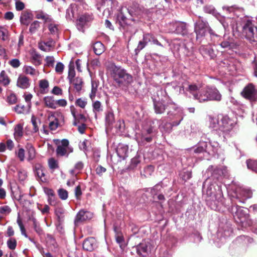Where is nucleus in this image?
<instances>
[{
    "instance_id": "nucleus-1",
    "label": "nucleus",
    "mask_w": 257,
    "mask_h": 257,
    "mask_svg": "<svg viewBox=\"0 0 257 257\" xmlns=\"http://www.w3.org/2000/svg\"><path fill=\"white\" fill-rule=\"evenodd\" d=\"M110 71L111 76L120 87L127 86L133 82L132 76L120 67L111 64Z\"/></svg>"
},
{
    "instance_id": "nucleus-2",
    "label": "nucleus",
    "mask_w": 257,
    "mask_h": 257,
    "mask_svg": "<svg viewBox=\"0 0 257 257\" xmlns=\"http://www.w3.org/2000/svg\"><path fill=\"white\" fill-rule=\"evenodd\" d=\"M195 32L197 39L205 36L206 32H208L212 37H217L218 35L213 33L208 22L201 16H198V20L195 23Z\"/></svg>"
},
{
    "instance_id": "nucleus-3",
    "label": "nucleus",
    "mask_w": 257,
    "mask_h": 257,
    "mask_svg": "<svg viewBox=\"0 0 257 257\" xmlns=\"http://www.w3.org/2000/svg\"><path fill=\"white\" fill-rule=\"evenodd\" d=\"M189 90L193 95L194 99L199 102H204L208 101V87L202 88L195 84L189 86Z\"/></svg>"
},
{
    "instance_id": "nucleus-4",
    "label": "nucleus",
    "mask_w": 257,
    "mask_h": 257,
    "mask_svg": "<svg viewBox=\"0 0 257 257\" xmlns=\"http://www.w3.org/2000/svg\"><path fill=\"white\" fill-rule=\"evenodd\" d=\"M242 35L251 43L257 42V28L247 21L242 28Z\"/></svg>"
},
{
    "instance_id": "nucleus-5",
    "label": "nucleus",
    "mask_w": 257,
    "mask_h": 257,
    "mask_svg": "<svg viewBox=\"0 0 257 257\" xmlns=\"http://www.w3.org/2000/svg\"><path fill=\"white\" fill-rule=\"evenodd\" d=\"M50 120L49 127L51 130L55 131L64 122V116L60 112H51L48 117Z\"/></svg>"
},
{
    "instance_id": "nucleus-6",
    "label": "nucleus",
    "mask_w": 257,
    "mask_h": 257,
    "mask_svg": "<svg viewBox=\"0 0 257 257\" xmlns=\"http://www.w3.org/2000/svg\"><path fill=\"white\" fill-rule=\"evenodd\" d=\"M241 93L243 97L250 101H253L257 100V89L251 83L246 86Z\"/></svg>"
},
{
    "instance_id": "nucleus-7",
    "label": "nucleus",
    "mask_w": 257,
    "mask_h": 257,
    "mask_svg": "<svg viewBox=\"0 0 257 257\" xmlns=\"http://www.w3.org/2000/svg\"><path fill=\"white\" fill-rule=\"evenodd\" d=\"M73 152V149L69 146V141L63 139L57 144L56 153L58 156H63Z\"/></svg>"
},
{
    "instance_id": "nucleus-8",
    "label": "nucleus",
    "mask_w": 257,
    "mask_h": 257,
    "mask_svg": "<svg viewBox=\"0 0 257 257\" xmlns=\"http://www.w3.org/2000/svg\"><path fill=\"white\" fill-rule=\"evenodd\" d=\"M233 127L232 121L227 117H224L219 122L218 130L223 133H227L231 131Z\"/></svg>"
},
{
    "instance_id": "nucleus-9",
    "label": "nucleus",
    "mask_w": 257,
    "mask_h": 257,
    "mask_svg": "<svg viewBox=\"0 0 257 257\" xmlns=\"http://www.w3.org/2000/svg\"><path fill=\"white\" fill-rule=\"evenodd\" d=\"M92 217L93 214L91 212L83 210H80L76 215L75 223L78 224L80 222L90 219Z\"/></svg>"
},
{
    "instance_id": "nucleus-10",
    "label": "nucleus",
    "mask_w": 257,
    "mask_h": 257,
    "mask_svg": "<svg viewBox=\"0 0 257 257\" xmlns=\"http://www.w3.org/2000/svg\"><path fill=\"white\" fill-rule=\"evenodd\" d=\"M173 28L171 29V31L175 32L178 34L184 35L186 33V25L182 22H175L172 24Z\"/></svg>"
},
{
    "instance_id": "nucleus-11",
    "label": "nucleus",
    "mask_w": 257,
    "mask_h": 257,
    "mask_svg": "<svg viewBox=\"0 0 257 257\" xmlns=\"http://www.w3.org/2000/svg\"><path fill=\"white\" fill-rule=\"evenodd\" d=\"M208 101H220L221 95L219 91L215 87H208Z\"/></svg>"
},
{
    "instance_id": "nucleus-12",
    "label": "nucleus",
    "mask_w": 257,
    "mask_h": 257,
    "mask_svg": "<svg viewBox=\"0 0 257 257\" xmlns=\"http://www.w3.org/2000/svg\"><path fill=\"white\" fill-rule=\"evenodd\" d=\"M30 85V79L25 76H20L17 80V86L23 89H26Z\"/></svg>"
},
{
    "instance_id": "nucleus-13",
    "label": "nucleus",
    "mask_w": 257,
    "mask_h": 257,
    "mask_svg": "<svg viewBox=\"0 0 257 257\" xmlns=\"http://www.w3.org/2000/svg\"><path fill=\"white\" fill-rule=\"evenodd\" d=\"M95 240L94 238L91 237L86 239L83 243V248L87 251H91L95 246Z\"/></svg>"
},
{
    "instance_id": "nucleus-14",
    "label": "nucleus",
    "mask_w": 257,
    "mask_h": 257,
    "mask_svg": "<svg viewBox=\"0 0 257 257\" xmlns=\"http://www.w3.org/2000/svg\"><path fill=\"white\" fill-rule=\"evenodd\" d=\"M54 42L52 40L47 42H41L39 44L40 49L44 51H49L51 48L53 47Z\"/></svg>"
},
{
    "instance_id": "nucleus-15",
    "label": "nucleus",
    "mask_w": 257,
    "mask_h": 257,
    "mask_svg": "<svg viewBox=\"0 0 257 257\" xmlns=\"http://www.w3.org/2000/svg\"><path fill=\"white\" fill-rule=\"evenodd\" d=\"M222 9L227 13L230 14L232 13L234 15L237 16H239V13L242 12V9L241 8L237 7L236 6H224L222 7Z\"/></svg>"
},
{
    "instance_id": "nucleus-16",
    "label": "nucleus",
    "mask_w": 257,
    "mask_h": 257,
    "mask_svg": "<svg viewBox=\"0 0 257 257\" xmlns=\"http://www.w3.org/2000/svg\"><path fill=\"white\" fill-rule=\"evenodd\" d=\"M32 19L33 16L31 13L24 12L21 15L20 21L22 24L28 26Z\"/></svg>"
},
{
    "instance_id": "nucleus-17",
    "label": "nucleus",
    "mask_w": 257,
    "mask_h": 257,
    "mask_svg": "<svg viewBox=\"0 0 257 257\" xmlns=\"http://www.w3.org/2000/svg\"><path fill=\"white\" fill-rule=\"evenodd\" d=\"M35 173L37 177L41 180L42 182H45L46 181V178H45V170L44 168L41 165H37L35 166Z\"/></svg>"
},
{
    "instance_id": "nucleus-18",
    "label": "nucleus",
    "mask_w": 257,
    "mask_h": 257,
    "mask_svg": "<svg viewBox=\"0 0 257 257\" xmlns=\"http://www.w3.org/2000/svg\"><path fill=\"white\" fill-rule=\"evenodd\" d=\"M49 86V83L47 80L41 79L39 81V87L41 93H47L48 92Z\"/></svg>"
},
{
    "instance_id": "nucleus-19",
    "label": "nucleus",
    "mask_w": 257,
    "mask_h": 257,
    "mask_svg": "<svg viewBox=\"0 0 257 257\" xmlns=\"http://www.w3.org/2000/svg\"><path fill=\"white\" fill-rule=\"evenodd\" d=\"M23 71L26 74L33 77H37L40 74L39 71L30 66H25L23 68Z\"/></svg>"
},
{
    "instance_id": "nucleus-20",
    "label": "nucleus",
    "mask_w": 257,
    "mask_h": 257,
    "mask_svg": "<svg viewBox=\"0 0 257 257\" xmlns=\"http://www.w3.org/2000/svg\"><path fill=\"white\" fill-rule=\"evenodd\" d=\"M45 105L50 108H56V102L52 96H46L44 98Z\"/></svg>"
},
{
    "instance_id": "nucleus-21",
    "label": "nucleus",
    "mask_w": 257,
    "mask_h": 257,
    "mask_svg": "<svg viewBox=\"0 0 257 257\" xmlns=\"http://www.w3.org/2000/svg\"><path fill=\"white\" fill-rule=\"evenodd\" d=\"M118 156L122 159L127 156L128 148L126 146H120L118 147L116 150Z\"/></svg>"
},
{
    "instance_id": "nucleus-22",
    "label": "nucleus",
    "mask_w": 257,
    "mask_h": 257,
    "mask_svg": "<svg viewBox=\"0 0 257 257\" xmlns=\"http://www.w3.org/2000/svg\"><path fill=\"white\" fill-rule=\"evenodd\" d=\"M93 49L94 52L97 55L101 54L104 51V46L103 44L100 42H97L94 43Z\"/></svg>"
},
{
    "instance_id": "nucleus-23",
    "label": "nucleus",
    "mask_w": 257,
    "mask_h": 257,
    "mask_svg": "<svg viewBox=\"0 0 257 257\" xmlns=\"http://www.w3.org/2000/svg\"><path fill=\"white\" fill-rule=\"evenodd\" d=\"M31 122L33 126L32 132L35 133L39 132V126L41 124L40 119L33 115L31 117Z\"/></svg>"
},
{
    "instance_id": "nucleus-24",
    "label": "nucleus",
    "mask_w": 257,
    "mask_h": 257,
    "mask_svg": "<svg viewBox=\"0 0 257 257\" xmlns=\"http://www.w3.org/2000/svg\"><path fill=\"white\" fill-rule=\"evenodd\" d=\"M23 135V127L21 124H17L14 128V137L16 140L20 139Z\"/></svg>"
},
{
    "instance_id": "nucleus-25",
    "label": "nucleus",
    "mask_w": 257,
    "mask_h": 257,
    "mask_svg": "<svg viewBox=\"0 0 257 257\" xmlns=\"http://www.w3.org/2000/svg\"><path fill=\"white\" fill-rule=\"evenodd\" d=\"M71 83L74 86L77 91H79L81 90L83 85V81L81 78L76 77L72 80Z\"/></svg>"
},
{
    "instance_id": "nucleus-26",
    "label": "nucleus",
    "mask_w": 257,
    "mask_h": 257,
    "mask_svg": "<svg viewBox=\"0 0 257 257\" xmlns=\"http://www.w3.org/2000/svg\"><path fill=\"white\" fill-rule=\"evenodd\" d=\"M72 114L74 118L73 122V125H76L78 123L82 122L84 123L86 121V118L85 116L82 114H79L76 115L74 111H72Z\"/></svg>"
},
{
    "instance_id": "nucleus-27",
    "label": "nucleus",
    "mask_w": 257,
    "mask_h": 257,
    "mask_svg": "<svg viewBox=\"0 0 257 257\" xmlns=\"http://www.w3.org/2000/svg\"><path fill=\"white\" fill-rule=\"evenodd\" d=\"M106 124L108 126H111L114 122V116L112 111H108L105 116Z\"/></svg>"
},
{
    "instance_id": "nucleus-28",
    "label": "nucleus",
    "mask_w": 257,
    "mask_h": 257,
    "mask_svg": "<svg viewBox=\"0 0 257 257\" xmlns=\"http://www.w3.org/2000/svg\"><path fill=\"white\" fill-rule=\"evenodd\" d=\"M115 239L117 243L119 245L121 248H123L125 246V242L123 235L121 232H116L115 234Z\"/></svg>"
},
{
    "instance_id": "nucleus-29",
    "label": "nucleus",
    "mask_w": 257,
    "mask_h": 257,
    "mask_svg": "<svg viewBox=\"0 0 257 257\" xmlns=\"http://www.w3.org/2000/svg\"><path fill=\"white\" fill-rule=\"evenodd\" d=\"M154 108L155 112L157 113H162L165 110V106L164 104L161 102H157L154 103Z\"/></svg>"
},
{
    "instance_id": "nucleus-30",
    "label": "nucleus",
    "mask_w": 257,
    "mask_h": 257,
    "mask_svg": "<svg viewBox=\"0 0 257 257\" xmlns=\"http://www.w3.org/2000/svg\"><path fill=\"white\" fill-rule=\"evenodd\" d=\"M10 80L5 71H2L0 74V84L4 86L8 85Z\"/></svg>"
},
{
    "instance_id": "nucleus-31",
    "label": "nucleus",
    "mask_w": 257,
    "mask_h": 257,
    "mask_svg": "<svg viewBox=\"0 0 257 257\" xmlns=\"http://www.w3.org/2000/svg\"><path fill=\"white\" fill-rule=\"evenodd\" d=\"M149 247L146 243H140L137 247V252L141 255H144L143 254L148 252Z\"/></svg>"
},
{
    "instance_id": "nucleus-32",
    "label": "nucleus",
    "mask_w": 257,
    "mask_h": 257,
    "mask_svg": "<svg viewBox=\"0 0 257 257\" xmlns=\"http://www.w3.org/2000/svg\"><path fill=\"white\" fill-rule=\"evenodd\" d=\"M247 168L257 173V161L248 160L246 161Z\"/></svg>"
},
{
    "instance_id": "nucleus-33",
    "label": "nucleus",
    "mask_w": 257,
    "mask_h": 257,
    "mask_svg": "<svg viewBox=\"0 0 257 257\" xmlns=\"http://www.w3.org/2000/svg\"><path fill=\"white\" fill-rule=\"evenodd\" d=\"M219 122L216 118H210L209 127L214 130H218Z\"/></svg>"
},
{
    "instance_id": "nucleus-34",
    "label": "nucleus",
    "mask_w": 257,
    "mask_h": 257,
    "mask_svg": "<svg viewBox=\"0 0 257 257\" xmlns=\"http://www.w3.org/2000/svg\"><path fill=\"white\" fill-rule=\"evenodd\" d=\"M8 39V31L4 27H0V39L6 41Z\"/></svg>"
},
{
    "instance_id": "nucleus-35",
    "label": "nucleus",
    "mask_w": 257,
    "mask_h": 257,
    "mask_svg": "<svg viewBox=\"0 0 257 257\" xmlns=\"http://www.w3.org/2000/svg\"><path fill=\"white\" fill-rule=\"evenodd\" d=\"M75 75V72L74 66L71 65L70 64L69 65L68 76V78L69 79L70 82H72V80L74 79V78Z\"/></svg>"
},
{
    "instance_id": "nucleus-36",
    "label": "nucleus",
    "mask_w": 257,
    "mask_h": 257,
    "mask_svg": "<svg viewBox=\"0 0 257 257\" xmlns=\"http://www.w3.org/2000/svg\"><path fill=\"white\" fill-rule=\"evenodd\" d=\"M91 92L90 94V98L92 100L95 97L96 93L97 90V85L94 82H92L91 84Z\"/></svg>"
},
{
    "instance_id": "nucleus-37",
    "label": "nucleus",
    "mask_w": 257,
    "mask_h": 257,
    "mask_svg": "<svg viewBox=\"0 0 257 257\" xmlns=\"http://www.w3.org/2000/svg\"><path fill=\"white\" fill-rule=\"evenodd\" d=\"M28 160H31L35 157V150L34 147L30 146L28 148Z\"/></svg>"
},
{
    "instance_id": "nucleus-38",
    "label": "nucleus",
    "mask_w": 257,
    "mask_h": 257,
    "mask_svg": "<svg viewBox=\"0 0 257 257\" xmlns=\"http://www.w3.org/2000/svg\"><path fill=\"white\" fill-rule=\"evenodd\" d=\"M7 245L10 249L12 250L15 249L17 245L16 240L13 238H10L7 241Z\"/></svg>"
},
{
    "instance_id": "nucleus-39",
    "label": "nucleus",
    "mask_w": 257,
    "mask_h": 257,
    "mask_svg": "<svg viewBox=\"0 0 257 257\" xmlns=\"http://www.w3.org/2000/svg\"><path fill=\"white\" fill-rule=\"evenodd\" d=\"M49 167L52 169H55L58 167L57 161L54 158H50L48 161Z\"/></svg>"
},
{
    "instance_id": "nucleus-40",
    "label": "nucleus",
    "mask_w": 257,
    "mask_h": 257,
    "mask_svg": "<svg viewBox=\"0 0 257 257\" xmlns=\"http://www.w3.org/2000/svg\"><path fill=\"white\" fill-rule=\"evenodd\" d=\"M39 22L37 21H34L32 24H31L29 31L31 33H34L36 30L39 27Z\"/></svg>"
},
{
    "instance_id": "nucleus-41",
    "label": "nucleus",
    "mask_w": 257,
    "mask_h": 257,
    "mask_svg": "<svg viewBox=\"0 0 257 257\" xmlns=\"http://www.w3.org/2000/svg\"><path fill=\"white\" fill-rule=\"evenodd\" d=\"M89 19H90V21L91 20H92V18L91 16L90 15V18H89L88 17L86 16V15H83V16H81L79 18L78 21L79 22L80 24L83 25L84 24H85V23L86 22L89 21Z\"/></svg>"
},
{
    "instance_id": "nucleus-42",
    "label": "nucleus",
    "mask_w": 257,
    "mask_h": 257,
    "mask_svg": "<svg viewBox=\"0 0 257 257\" xmlns=\"http://www.w3.org/2000/svg\"><path fill=\"white\" fill-rule=\"evenodd\" d=\"M58 195L60 198L63 200H65L68 197V192L63 189H60L58 190Z\"/></svg>"
},
{
    "instance_id": "nucleus-43",
    "label": "nucleus",
    "mask_w": 257,
    "mask_h": 257,
    "mask_svg": "<svg viewBox=\"0 0 257 257\" xmlns=\"http://www.w3.org/2000/svg\"><path fill=\"white\" fill-rule=\"evenodd\" d=\"M83 167V164L81 162H77L74 167V170H72L70 171V173L71 174L74 175L75 174V171H79L81 170Z\"/></svg>"
},
{
    "instance_id": "nucleus-44",
    "label": "nucleus",
    "mask_w": 257,
    "mask_h": 257,
    "mask_svg": "<svg viewBox=\"0 0 257 257\" xmlns=\"http://www.w3.org/2000/svg\"><path fill=\"white\" fill-rule=\"evenodd\" d=\"M15 110L18 113H24L26 111V108L24 105L19 104L15 107Z\"/></svg>"
},
{
    "instance_id": "nucleus-45",
    "label": "nucleus",
    "mask_w": 257,
    "mask_h": 257,
    "mask_svg": "<svg viewBox=\"0 0 257 257\" xmlns=\"http://www.w3.org/2000/svg\"><path fill=\"white\" fill-rule=\"evenodd\" d=\"M76 104L81 108H84L87 104V101L85 99L79 98L77 99Z\"/></svg>"
},
{
    "instance_id": "nucleus-46",
    "label": "nucleus",
    "mask_w": 257,
    "mask_h": 257,
    "mask_svg": "<svg viewBox=\"0 0 257 257\" xmlns=\"http://www.w3.org/2000/svg\"><path fill=\"white\" fill-rule=\"evenodd\" d=\"M11 212V209L8 206H4L0 207V213L7 215Z\"/></svg>"
},
{
    "instance_id": "nucleus-47",
    "label": "nucleus",
    "mask_w": 257,
    "mask_h": 257,
    "mask_svg": "<svg viewBox=\"0 0 257 257\" xmlns=\"http://www.w3.org/2000/svg\"><path fill=\"white\" fill-rule=\"evenodd\" d=\"M15 6L16 9L18 11H22L25 8L24 3L20 0L16 1Z\"/></svg>"
},
{
    "instance_id": "nucleus-48",
    "label": "nucleus",
    "mask_w": 257,
    "mask_h": 257,
    "mask_svg": "<svg viewBox=\"0 0 257 257\" xmlns=\"http://www.w3.org/2000/svg\"><path fill=\"white\" fill-rule=\"evenodd\" d=\"M64 68V65L61 62H58L56 65L55 71L57 73L61 74L63 71Z\"/></svg>"
},
{
    "instance_id": "nucleus-49",
    "label": "nucleus",
    "mask_w": 257,
    "mask_h": 257,
    "mask_svg": "<svg viewBox=\"0 0 257 257\" xmlns=\"http://www.w3.org/2000/svg\"><path fill=\"white\" fill-rule=\"evenodd\" d=\"M241 195H242L245 198H249L252 196V193L249 190L242 189L241 191Z\"/></svg>"
},
{
    "instance_id": "nucleus-50",
    "label": "nucleus",
    "mask_w": 257,
    "mask_h": 257,
    "mask_svg": "<svg viewBox=\"0 0 257 257\" xmlns=\"http://www.w3.org/2000/svg\"><path fill=\"white\" fill-rule=\"evenodd\" d=\"M8 101L10 104H13L17 102V97L14 94H11L8 97Z\"/></svg>"
},
{
    "instance_id": "nucleus-51",
    "label": "nucleus",
    "mask_w": 257,
    "mask_h": 257,
    "mask_svg": "<svg viewBox=\"0 0 257 257\" xmlns=\"http://www.w3.org/2000/svg\"><path fill=\"white\" fill-rule=\"evenodd\" d=\"M42 205L39 204L38 208L40 210L43 214L47 213L49 211V207L47 205H45L43 208H42Z\"/></svg>"
},
{
    "instance_id": "nucleus-52",
    "label": "nucleus",
    "mask_w": 257,
    "mask_h": 257,
    "mask_svg": "<svg viewBox=\"0 0 257 257\" xmlns=\"http://www.w3.org/2000/svg\"><path fill=\"white\" fill-rule=\"evenodd\" d=\"M93 109L96 111L101 110V104L100 101H96L93 103Z\"/></svg>"
},
{
    "instance_id": "nucleus-53",
    "label": "nucleus",
    "mask_w": 257,
    "mask_h": 257,
    "mask_svg": "<svg viewBox=\"0 0 257 257\" xmlns=\"http://www.w3.org/2000/svg\"><path fill=\"white\" fill-rule=\"evenodd\" d=\"M9 63L14 68H18L20 65V62L17 59L11 60L10 61Z\"/></svg>"
},
{
    "instance_id": "nucleus-54",
    "label": "nucleus",
    "mask_w": 257,
    "mask_h": 257,
    "mask_svg": "<svg viewBox=\"0 0 257 257\" xmlns=\"http://www.w3.org/2000/svg\"><path fill=\"white\" fill-rule=\"evenodd\" d=\"M47 65L49 66H52L54 63L55 59L53 56H47L46 58Z\"/></svg>"
},
{
    "instance_id": "nucleus-55",
    "label": "nucleus",
    "mask_w": 257,
    "mask_h": 257,
    "mask_svg": "<svg viewBox=\"0 0 257 257\" xmlns=\"http://www.w3.org/2000/svg\"><path fill=\"white\" fill-rule=\"evenodd\" d=\"M18 158L21 161L24 160L25 159V151L23 149H20L17 153Z\"/></svg>"
},
{
    "instance_id": "nucleus-56",
    "label": "nucleus",
    "mask_w": 257,
    "mask_h": 257,
    "mask_svg": "<svg viewBox=\"0 0 257 257\" xmlns=\"http://www.w3.org/2000/svg\"><path fill=\"white\" fill-rule=\"evenodd\" d=\"M231 43V40H224L220 43V45L223 48H229Z\"/></svg>"
},
{
    "instance_id": "nucleus-57",
    "label": "nucleus",
    "mask_w": 257,
    "mask_h": 257,
    "mask_svg": "<svg viewBox=\"0 0 257 257\" xmlns=\"http://www.w3.org/2000/svg\"><path fill=\"white\" fill-rule=\"evenodd\" d=\"M214 192V188L212 185H210L206 190V195L208 196H212Z\"/></svg>"
},
{
    "instance_id": "nucleus-58",
    "label": "nucleus",
    "mask_w": 257,
    "mask_h": 257,
    "mask_svg": "<svg viewBox=\"0 0 257 257\" xmlns=\"http://www.w3.org/2000/svg\"><path fill=\"white\" fill-rule=\"evenodd\" d=\"M52 93L55 95H61L62 94V89L58 86H55L52 90Z\"/></svg>"
},
{
    "instance_id": "nucleus-59",
    "label": "nucleus",
    "mask_w": 257,
    "mask_h": 257,
    "mask_svg": "<svg viewBox=\"0 0 257 257\" xmlns=\"http://www.w3.org/2000/svg\"><path fill=\"white\" fill-rule=\"evenodd\" d=\"M152 38H153V36L152 35L147 34L144 36L143 40L145 44H147L148 42L152 41Z\"/></svg>"
},
{
    "instance_id": "nucleus-60",
    "label": "nucleus",
    "mask_w": 257,
    "mask_h": 257,
    "mask_svg": "<svg viewBox=\"0 0 257 257\" xmlns=\"http://www.w3.org/2000/svg\"><path fill=\"white\" fill-rule=\"evenodd\" d=\"M116 127L120 130V132H122L124 128V122L123 120H118L116 123Z\"/></svg>"
},
{
    "instance_id": "nucleus-61",
    "label": "nucleus",
    "mask_w": 257,
    "mask_h": 257,
    "mask_svg": "<svg viewBox=\"0 0 257 257\" xmlns=\"http://www.w3.org/2000/svg\"><path fill=\"white\" fill-rule=\"evenodd\" d=\"M56 107L57 105L59 106L64 107L67 104V101L64 99H61L56 101Z\"/></svg>"
},
{
    "instance_id": "nucleus-62",
    "label": "nucleus",
    "mask_w": 257,
    "mask_h": 257,
    "mask_svg": "<svg viewBox=\"0 0 257 257\" xmlns=\"http://www.w3.org/2000/svg\"><path fill=\"white\" fill-rule=\"evenodd\" d=\"M154 171V168L151 166H148L145 169V173L146 174L145 175L146 176L151 175L152 173Z\"/></svg>"
},
{
    "instance_id": "nucleus-63",
    "label": "nucleus",
    "mask_w": 257,
    "mask_h": 257,
    "mask_svg": "<svg viewBox=\"0 0 257 257\" xmlns=\"http://www.w3.org/2000/svg\"><path fill=\"white\" fill-rule=\"evenodd\" d=\"M106 171V169L101 166H98L96 169V174L101 175Z\"/></svg>"
},
{
    "instance_id": "nucleus-64",
    "label": "nucleus",
    "mask_w": 257,
    "mask_h": 257,
    "mask_svg": "<svg viewBox=\"0 0 257 257\" xmlns=\"http://www.w3.org/2000/svg\"><path fill=\"white\" fill-rule=\"evenodd\" d=\"M33 63L35 65H39L41 64L40 57L39 55L35 54L33 56Z\"/></svg>"
}]
</instances>
